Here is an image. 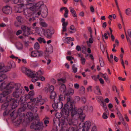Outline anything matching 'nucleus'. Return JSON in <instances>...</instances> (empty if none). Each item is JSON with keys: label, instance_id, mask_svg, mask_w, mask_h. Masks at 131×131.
<instances>
[{"label": "nucleus", "instance_id": "ea45409f", "mask_svg": "<svg viewBox=\"0 0 131 131\" xmlns=\"http://www.w3.org/2000/svg\"><path fill=\"white\" fill-rule=\"evenodd\" d=\"M38 40L40 43L43 42L45 43H46V41L43 38L40 37L38 39Z\"/></svg>", "mask_w": 131, "mask_h": 131}, {"label": "nucleus", "instance_id": "0eeeda50", "mask_svg": "<svg viewBox=\"0 0 131 131\" xmlns=\"http://www.w3.org/2000/svg\"><path fill=\"white\" fill-rule=\"evenodd\" d=\"M64 116V117L62 118L61 121L59 122V125L61 126L62 129H64L65 127H67V124L66 121H68V117H65Z\"/></svg>", "mask_w": 131, "mask_h": 131}, {"label": "nucleus", "instance_id": "4be33fe9", "mask_svg": "<svg viewBox=\"0 0 131 131\" xmlns=\"http://www.w3.org/2000/svg\"><path fill=\"white\" fill-rule=\"evenodd\" d=\"M69 8L70 11L71 13L73 16L74 17H77V15L74 9L71 7H70Z\"/></svg>", "mask_w": 131, "mask_h": 131}, {"label": "nucleus", "instance_id": "8fccbe9b", "mask_svg": "<svg viewBox=\"0 0 131 131\" xmlns=\"http://www.w3.org/2000/svg\"><path fill=\"white\" fill-rule=\"evenodd\" d=\"M72 69L74 72L76 73L77 72V68L75 67V65L74 64H73L72 66Z\"/></svg>", "mask_w": 131, "mask_h": 131}, {"label": "nucleus", "instance_id": "c03bdc74", "mask_svg": "<svg viewBox=\"0 0 131 131\" xmlns=\"http://www.w3.org/2000/svg\"><path fill=\"white\" fill-rule=\"evenodd\" d=\"M17 47L19 49H21L23 47V45L21 43H19L17 44Z\"/></svg>", "mask_w": 131, "mask_h": 131}, {"label": "nucleus", "instance_id": "f704fd0d", "mask_svg": "<svg viewBox=\"0 0 131 131\" xmlns=\"http://www.w3.org/2000/svg\"><path fill=\"white\" fill-rule=\"evenodd\" d=\"M32 72L30 70L28 69L25 73L28 76L30 77Z\"/></svg>", "mask_w": 131, "mask_h": 131}, {"label": "nucleus", "instance_id": "4468645a", "mask_svg": "<svg viewBox=\"0 0 131 131\" xmlns=\"http://www.w3.org/2000/svg\"><path fill=\"white\" fill-rule=\"evenodd\" d=\"M3 13L5 14H10L12 12V8L9 6H5L3 8Z\"/></svg>", "mask_w": 131, "mask_h": 131}, {"label": "nucleus", "instance_id": "393cba45", "mask_svg": "<svg viewBox=\"0 0 131 131\" xmlns=\"http://www.w3.org/2000/svg\"><path fill=\"white\" fill-rule=\"evenodd\" d=\"M100 75L101 77L103 78L107 82H109L108 80V77L106 74H103L101 73Z\"/></svg>", "mask_w": 131, "mask_h": 131}, {"label": "nucleus", "instance_id": "2eb2a0df", "mask_svg": "<svg viewBox=\"0 0 131 131\" xmlns=\"http://www.w3.org/2000/svg\"><path fill=\"white\" fill-rule=\"evenodd\" d=\"M10 101V102L11 103L10 104L11 108L12 109L15 108L17 107L18 105V103L14 99H12Z\"/></svg>", "mask_w": 131, "mask_h": 131}, {"label": "nucleus", "instance_id": "3c124183", "mask_svg": "<svg viewBox=\"0 0 131 131\" xmlns=\"http://www.w3.org/2000/svg\"><path fill=\"white\" fill-rule=\"evenodd\" d=\"M81 60L82 64L83 65L84 64L86 61L85 59L83 57H81Z\"/></svg>", "mask_w": 131, "mask_h": 131}, {"label": "nucleus", "instance_id": "338daca9", "mask_svg": "<svg viewBox=\"0 0 131 131\" xmlns=\"http://www.w3.org/2000/svg\"><path fill=\"white\" fill-rule=\"evenodd\" d=\"M11 65L12 68H14L16 66V64L15 62H14L12 61L10 63Z\"/></svg>", "mask_w": 131, "mask_h": 131}, {"label": "nucleus", "instance_id": "dca6fc26", "mask_svg": "<svg viewBox=\"0 0 131 131\" xmlns=\"http://www.w3.org/2000/svg\"><path fill=\"white\" fill-rule=\"evenodd\" d=\"M78 115L80 119H84L85 117V115L84 113H83L82 110L81 108L79 109L78 110Z\"/></svg>", "mask_w": 131, "mask_h": 131}, {"label": "nucleus", "instance_id": "7ed1b4c3", "mask_svg": "<svg viewBox=\"0 0 131 131\" xmlns=\"http://www.w3.org/2000/svg\"><path fill=\"white\" fill-rule=\"evenodd\" d=\"M19 87L18 86V87H17L15 88V90L13 92V95L14 97L17 98L21 97L20 100H21L22 96L24 94L25 90L23 88H19Z\"/></svg>", "mask_w": 131, "mask_h": 131}, {"label": "nucleus", "instance_id": "b1692460", "mask_svg": "<svg viewBox=\"0 0 131 131\" xmlns=\"http://www.w3.org/2000/svg\"><path fill=\"white\" fill-rule=\"evenodd\" d=\"M53 48L51 45L49 46L48 47L46 48V51L49 53H51L53 52Z\"/></svg>", "mask_w": 131, "mask_h": 131}, {"label": "nucleus", "instance_id": "f257e3e1", "mask_svg": "<svg viewBox=\"0 0 131 131\" xmlns=\"http://www.w3.org/2000/svg\"><path fill=\"white\" fill-rule=\"evenodd\" d=\"M26 8L23 10V14L26 16L30 17L33 15L35 12L37 11V7H39L41 8H43L44 10H41L43 13L42 16L43 17H46L48 13L47 8L42 1H40L37 3H28L26 4Z\"/></svg>", "mask_w": 131, "mask_h": 131}, {"label": "nucleus", "instance_id": "bf43d9fd", "mask_svg": "<svg viewBox=\"0 0 131 131\" xmlns=\"http://www.w3.org/2000/svg\"><path fill=\"white\" fill-rule=\"evenodd\" d=\"M28 94L31 97L34 95V92L33 91H31L29 92Z\"/></svg>", "mask_w": 131, "mask_h": 131}, {"label": "nucleus", "instance_id": "37998d69", "mask_svg": "<svg viewBox=\"0 0 131 131\" xmlns=\"http://www.w3.org/2000/svg\"><path fill=\"white\" fill-rule=\"evenodd\" d=\"M36 73L38 75L39 79L40 77L41 76V75L43 74L42 72L40 70L39 71L37 72H36Z\"/></svg>", "mask_w": 131, "mask_h": 131}, {"label": "nucleus", "instance_id": "72a5a7b5", "mask_svg": "<svg viewBox=\"0 0 131 131\" xmlns=\"http://www.w3.org/2000/svg\"><path fill=\"white\" fill-rule=\"evenodd\" d=\"M70 29L72 30V31H69L70 33H74L76 31L73 25H71L70 27Z\"/></svg>", "mask_w": 131, "mask_h": 131}, {"label": "nucleus", "instance_id": "2f4dec72", "mask_svg": "<svg viewBox=\"0 0 131 131\" xmlns=\"http://www.w3.org/2000/svg\"><path fill=\"white\" fill-rule=\"evenodd\" d=\"M125 14L128 16H130L131 15V10L130 8H128L125 10Z\"/></svg>", "mask_w": 131, "mask_h": 131}, {"label": "nucleus", "instance_id": "a211bd4d", "mask_svg": "<svg viewBox=\"0 0 131 131\" xmlns=\"http://www.w3.org/2000/svg\"><path fill=\"white\" fill-rule=\"evenodd\" d=\"M11 92V91L10 90H7L4 91L2 93L0 94V101H1L2 98L3 97H5L6 95L10 93Z\"/></svg>", "mask_w": 131, "mask_h": 131}, {"label": "nucleus", "instance_id": "a878e982", "mask_svg": "<svg viewBox=\"0 0 131 131\" xmlns=\"http://www.w3.org/2000/svg\"><path fill=\"white\" fill-rule=\"evenodd\" d=\"M56 93L55 92H51L50 94V98L51 99H53L54 102H55V98Z\"/></svg>", "mask_w": 131, "mask_h": 131}, {"label": "nucleus", "instance_id": "6e6d98bb", "mask_svg": "<svg viewBox=\"0 0 131 131\" xmlns=\"http://www.w3.org/2000/svg\"><path fill=\"white\" fill-rule=\"evenodd\" d=\"M97 99L98 102L99 103L103 101V98L101 96H98L97 97Z\"/></svg>", "mask_w": 131, "mask_h": 131}, {"label": "nucleus", "instance_id": "473e14b6", "mask_svg": "<svg viewBox=\"0 0 131 131\" xmlns=\"http://www.w3.org/2000/svg\"><path fill=\"white\" fill-rule=\"evenodd\" d=\"M60 89L62 92H65L66 90V86L64 84L61 85Z\"/></svg>", "mask_w": 131, "mask_h": 131}, {"label": "nucleus", "instance_id": "603ef678", "mask_svg": "<svg viewBox=\"0 0 131 131\" xmlns=\"http://www.w3.org/2000/svg\"><path fill=\"white\" fill-rule=\"evenodd\" d=\"M54 86L52 85H51L50 86L49 88V91L51 92H53V91L54 90Z\"/></svg>", "mask_w": 131, "mask_h": 131}, {"label": "nucleus", "instance_id": "412c9836", "mask_svg": "<svg viewBox=\"0 0 131 131\" xmlns=\"http://www.w3.org/2000/svg\"><path fill=\"white\" fill-rule=\"evenodd\" d=\"M0 82H1L7 78L6 74L4 73H0Z\"/></svg>", "mask_w": 131, "mask_h": 131}, {"label": "nucleus", "instance_id": "9b49d317", "mask_svg": "<svg viewBox=\"0 0 131 131\" xmlns=\"http://www.w3.org/2000/svg\"><path fill=\"white\" fill-rule=\"evenodd\" d=\"M91 123L89 121H87L83 123L82 127V131H88L91 126Z\"/></svg>", "mask_w": 131, "mask_h": 131}, {"label": "nucleus", "instance_id": "aec40b11", "mask_svg": "<svg viewBox=\"0 0 131 131\" xmlns=\"http://www.w3.org/2000/svg\"><path fill=\"white\" fill-rule=\"evenodd\" d=\"M39 24L41 26L44 28L47 27L48 26V24L45 22L43 19H40Z\"/></svg>", "mask_w": 131, "mask_h": 131}, {"label": "nucleus", "instance_id": "13d9d810", "mask_svg": "<svg viewBox=\"0 0 131 131\" xmlns=\"http://www.w3.org/2000/svg\"><path fill=\"white\" fill-rule=\"evenodd\" d=\"M88 30L89 31L90 36L92 37V31L91 28L90 27H88L87 28Z\"/></svg>", "mask_w": 131, "mask_h": 131}, {"label": "nucleus", "instance_id": "5701e85b", "mask_svg": "<svg viewBox=\"0 0 131 131\" xmlns=\"http://www.w3.org/2000/svg\"><path fill=\"white\" fill-rule=\"evenodd\" d=\"M26 116L29 120L31 121L34 118L33 114L30 112H28L27 113Z\"/></svg>", "mask_w": 131, "mask_h": 131}, {"label": "nucleus", "instance_id": "423d86ee", "mask_svg": "<svg viewBox=\"0 0 131 131\" xmlns=\"http://www.w3.org/2000/svg\"><path fill=\"white\" fill-rule=\"evenodd\" d=\"M10 69L9 66H5L4 63H0V73H5L9 71Z\"/></svg>", "mask_w": 131, "mask_h": 131}, {"label": "nucleus", "instance_id": "58836bf2", "mask_svg": "<svg viewBox=\"0 0 131 131\" xmlns=\"http://www.w3.org/2000/svg\"><path fill=\"white\" fill-rule=\"evenodd\" d=\"M22 122V119H18L17 122L15 123V125L17 126L19 125Z\"/></svg>", "mask_w": 131, "mask_h": 131}, {"label": "nucleus", "instance_id": "c756f323", "mask_svg": "<svg viewBox=\"0 0 131 131\" xmlns=\"http://www.w3.org/2000/svg\"><path fill=\"white\" fill-rule=\"evenodd\" d=\"M16 19L19 22L21 23H23L24 19L21 16H19L17 17Z\"/></svg>", "mask_w": 131, "mask_h": 131}, {"label": "nucleus", "instance_id": "f3484780", "mask_svg": "<svg viewBox=\"0 0 131 131\" xmlns=\"http://www.w3.org/2000/svg\"><path fill=\"white\" fill-rule=\"evenodd\" d=\"M30 77L32 78V81L34 82L39 79L38 75L35 72H32Z\"/></svg>", "mask_w": 131, "mask_h": 131}, {"label": "nucleus", "instance_id": "6ab92c4d", "mask_svg": "<svg viewBox=\"0 0 131 131\" xmlns=\"http://www.w3.org/2000/svg\"><path fill=\"white\" fill-rule=\"evenodd\" d=\"M23 7V5H20L18 8H15L16 12L17 13H20L23 11V12L24 10Z\"/></svg>", "mask_w": 131, "mask_h": 131}, {"label": "nucleus", "instance_id": "49530a36", "mask_svg": "<svg viewBox=\"0 0 131 131\" xmlns=\"http://www.w3.org/2000/svg\"><path fill=\"white\" fill-rule=\"evenodd\" d=\"M21 0H11L14 3L17 4L20 2V3H23V2H20Z\"/></svg>", "mask_w": 131, "mask_h": 131}, {"label": "nucleus", "instance_id": "69168bd1", "mask_svg": "<svg viewBox=\"0 0 131 131\" xmlns=\"http://www.w3.org/2000/svg\"><path fill=\"white\" fill-rule=\"evenodd\" d=\"M102 117L104 119H106L108 118V116L106 113H104L102 115Z\"/></svg>", "mask_w": 131, "mask_h": 131}, {"label": "nucleus", "instance_id": "0e129e2a", "mask_svg": "<svg viewBox=\"0 0 131 131\" xmlns=\"http://www.w3.org/2000/svg\"><path fill=\"white\" fill-rule=\"evenodd\" d=\"M61 116V114L59 113H57L56 114V117L58 118H60Z\"/></svg>", "mask_w": 131, "mask_h": 131}, {"label": "nucleus", "instance_id": "5fc2aeb1", "mask_svg": "<svg viewBox=\"0 0 131 131\" xmlns=\"http://www.w3.org/2000/svg\"><path fill=\"white\" fill-rule=\"evenodd\" d=\"M65 40L68 43V41H72V38L70 37H67L65 39Z\"/></svg>", "mask_w": 131, "mask_h": 131}, {"label": "nucleus", "instance_id": "1a4fd4ad", "mask_svg": "<svg viewBox=\"0 0 131 131\" xmlns=\"http://www.w3.org/2000/svg\"><path fill=\"white\" fill-rule=\"evenodd\" d=\"M43 52L40 50L34 51H32L30 54V56L33 57H38L43 56Z\"/></svg>", "mask_w": 131, "mask_h": 131}, {"label": "nucleus", "instance_id": "e433bc0d", "mask_svg": "<svg viewBox=\"0 0 131 131\" xmlns=\"http://www.w3.org/2000/svg\"><path fill=\"white\" fill-rule=\"evenodd\" d=\"M100 104L104 108L105 110H107L106 104L104 103L103 101L101 102V103H100Z\"/></svg>", "mask_w": 131, "mask_h": 131}, {"label": "nucleus", "instance_id": "20e7f679", "mask_svg": "<svg viewBox=\"0 0 131 131\" xmlns=\"http://www.w3.org/2000/svg\"><path fill=\"white\" fill-rule=\"evenodd\" d=\"M30 127L31 129L39 130H41L44 127L43 123L41 122L37 123L36 122H34L31 123Z\"/></svg>", "mask_w": 131, "mask_h": 131}, {"label": "nucleus", "instance_id": "09e8293b", "mask_svg": "<svg viewBox=\"0 0 131 131\" xmlns=\"http://www.w3.org/2000/svg\"><path fill=\"white\" fill-rule=\"evenodd\" d=\"M64 99L63 96L60 94L59 98V101L61 102Z\"/></svg>", "mask_w": 131, "mask_h": 131}, {"label": "nucleus", "instance_id": "39448f33", "mask_svg": "<svg viewBox=\"0 0 131 131\" xmlns=\"http://www.w3.org/2000/svg\"><path fill=\"white\" fill-rule=\"evenodd\" d=\"M32 102L35 104L36 106H41L43 105L45 102V100L42 99V96L39 95L38 97L32 100Z\"/></svg>", "mask_w": 131, "mask_h": 131}, {"label": "nucleus", "instance_id": "680f3d73", "mask_svg": "<svg viewBox=\"0 0 131 131\" xmlns=\"http://www.w3.org/2000/svg\"><path fill=\"white\" fill-rule=\"evenodd\" d=\"M26 107H23L19 108L18 110V111L19 112L24 111L26 109Z\"/></svg>", "mask_w": 131, "mask_h": 131}, {"label": "nucleus", "instance_id": "4c0bfd02", "mask_svg": "<svg viewBox=\"0 0 131 131\" xmlns=\"http://www.w3.org/2000/svg\"><path fill=\"white\" fill-rule=\"evenodd\" d=\"M34 47L35 49H38L40 47L39 45V43L37 42H36L34 45Z\"/></svg>", "mask_w": 131, "mask_h": 131}, {"label": "nucleus", "instance_id": "de8ad7c7", "mask_svg": "<svg viewBox=\"0 0 131 131\" xmlns=\"http://www.w3.org/2000/svg\"><path fill=\"white\" fill-rule=\"evenodd\" d=\"M9 102H7L4 103L2 106V108L5 107V109L9 105Z\"/></svg>", "mask_w": 131, "mask_h": 131}, {"label": "nucleus", "instance_id": "c85d7f7f", "mask_svg": "<svg viewBox=\"0 0 131 131\" xmlns=\"http://www.w3.org/2000/svg\"><path fill=\"white\" fill-rule=\"evenodd\" d=\"M47 32V37L48 38H51L52 35L53 34L51 33V30L49 29H48L46 31Z\"/></svg>", "mask_w": 131, "mask_h": 131}, {"label": "nucleus", "instance_id": "4d7b16f0", "mask_svg": "<svg viewBox=\"0 0 131 131\" xmlns=\"http://www.w3.org/2000/svg\"><path fill=\"white\" fill-rule=\"evenodd\" d=\"M81 101L83 103H85L86 101V98L84 97H82L81 99Z\"/></svg>", "mask_w": 131, "mask_h": 131}, {"label": "nucleus", "instance_id": "f8f14e48", "mask_svg": "<svg viewBox=\"0 0 131 131\" xmlns=\"http://www.w3.org/2000/svg\"><path fill=\"white\" fill-rule=\"evenodd\" d=\"M65 19L64 18H62L61 19V21L62 23V30L61 34L63 35L64 32L67 31V27L68 25V22H65Z\"/></svg>", "mask_w": 131, "mask_h": 131}, {"label": "nucleus", "instance_id": "052dcab7", "mask_svg": "<svg viewBox=\"0 0 131 131\" xmlns=\"http://www.w3.org/2000/svg\"><path fill=\"white\" fill-rule=\"evenodd\" d=\"M28 69L26 67H23L21 68V71L24 73H25Z\"/></svg>", "mask_w": 131, "mask_h": 131}, {"label": "nucleus", "instance_id": "cd10ccee", "mask_svg": "<svg viewBox=\"0 0 131 131\" xmlns=\"http://www.w3.org/2000/svg\"><path fill=\"white\" fill-rule=\"evenodd\" d=\"M58 83L59 84H62L66 82V79L65 78H61L58 79Z\"/></svg>", "mask_w": 131, "mask_h": 131}, {"label": "nucleus", "instance_id": "e2e57ef3", "mask_svg": "<svg viewBox=\"0 0 131 131\" xmlns=\"http://www.w3.org/2000/svg\"><path fill=\"white\" fill-rule=\"evenodd\" d=\"M91 38H90L89 40L88 41H88V42L90 43H92L93 42V39L92 38V37L90 36Z\"/></svg>", "mask_w": 131, "mask_h": 131}, {"label": "nucleus", "instance_id": "a19ab883", "mask_svg": "<svg viewBox=\"0 0 131 131\" xmlns=\"http://www.w3.org/2000/svg\"><path fill=\"white\" fill-rule=\"evenodd\" d=\"M95 89L97 90V92L96 93L98 95H101L100 90L99 86H97L95 87Z\"/></svg>", "mask_w": 131, "mask_h": 131}, {"label": "nucleus", "instance_id": "774afa93", "mask_svg": "<svg viewBox=\"0 0 131 131\" xmlns=\"http://www.w3.org/2000/svg\"><path fill=\"white\" fill-rule=\"evenodd\" d=\"M66 58L69 61H70L74 59V58L71 56H67L66 57Z\"/></svg>", "mask_w": 131, "mask_h": 131}, {"label": "nucleus", "instance_id": "7c9ffc66", "mask_svg": "<svg viewBox=\"0 0 131 131\" xmlns=\"http://www.w3.org/2000/svg\"><path fill=\"white\" fill-rule=\"evenodd\" d=\"M37 7V8H38L37 10H38V9H40V11L38 12L37 13V15H40L41 14V12L42 13H41V14L42 16H42V14L43 13H42V12L41 10H44V9L43 8H42V7H41V8H40L39 7Z\"/></svg>", "mask_w": 131, "mask_h": 131}, {"label": "nucleus", "instance_id": "a18cd8bd", "mask_svg": "<svg viewBox=\"0 0 131 131\" xmlns=\"http://www.w3.org/2000/svg\"><path fill=\"white\" fill-rule=\"evenodd\" d=\"M25 98L26 100L28 99H30L31 101H32V100L31 98V97L28 94H26L25 95Z\"/></svg>", "mask_w": 131, "mask_h": 131}, {"label": "nucleus", "instance_id": "bb28decb", "mask_svg": "<svg viewBox=\"0 0 131 131\" xmlns=\"http://www.w3.org/2000/svg\"><path fill=\"white\" fill-rule=\"evenodd\" d=\"M74 93V90L72 88H70L68 90V93H66L65 95H66L68 96L69 94L73 95Z\"/></svg>", "mask_w": 131, "mask_h": 131}, {"label": "nucleus", "instance_id": "9d476101", "mask_svg": "<svg viewBox=\"0 0 131 131\" xmlns=\"http://www.w3.org/2000/svg\"><path fill=\"white\" fill-rule=\"evenodd\" d=\"M54 103L52 104V107L55 111H57L58 109L62 108L63 106V104L62 102L59 101L57 103Z\"/></svg>", "mask_w": 131, "mask_h": 131}, {"label": "nucleus", "instance_id": "6e6552de", "mask_svg": "<svg viewBox=\"0 0 131 131\" xmlns=\"http://www.w3.org/2000/svg\"><path fill=\"white\" fill-rule=\"evenodd\" d=\"M21 28L23 32L24 36H27L30 34V31L31 30L30 28L26 26L23 25L21 26Z\"/></svg>", "mask_w": 131, "mask_h": 131}, {"label": "nucleus", "instance_id": "864d4df0", "mask_svg": "<svg viewBox=\"0 0 131 131\" xmlns=\"http://www.w3.org/2000/svg\"><path fill=\"white\" fill-rule=\"evenodd\" d=\"M65 13L64 14V16L65 18H67L68 17V14L69 11L68 10H65Z\"/></svg>", "mask_w": 131, "mask_h": 131}, {"label": "nucleus", "instance_id": "c9c22d12", "mask_svg": "<svg viewBox=\"0 0 131 131\" xmlns=\"http://www.w3.org/2000/svg\"><path fill=\"white\" fill-rule=\"evenodd\" d=\"M100 65L101 67H103L104 65V64L102 57H100L99 59Z\"/></svg>", "mask_w": 131, "mask_h": 131}, {"label": "nucleus", "instance_id": "79ce46f5", "mask_svg": "<svg viewBox=\"0 0 131 131\" xmlns=\"http://www.w3.org/2000/svg\"><path fill=\"white\" fill-rule=\"evenodd\" d=\"M108 59L109 61L111 63H112L113 62V55L112 54H111L110 55V58L108 56H107Z\"/></svg>", "mask_w": 131, "mask_h": 131}, {"label": "nucleus", "instance_id": "f03ea898", "mask_svg": "<svg viewBox=\"0 0 131 131\" xmlns=\"http://www.w3.org/2000/svg\"><path fill=\"white\" fill-rule=\"evenodd\" d=\"M67 104H65L62 110V112L63 115L65 117H68L69 116V111L71 112V115L74 116L78 115V110L76 109L74 104L73 101L71 100L70 96H69L67 99Z\"/></svg>", "mask_w": 131, "mask_h": 131}, {"label": "nucleus", "instance_id": "ddd939ff", "mask_svg": "<svg viewBox=\"0 0 131 131\" xmlns=\"http://www.w3.org/2000/svg\"><path fill=\"white\" fill-rule=\"evenodd\" d=\"M20 86V85L18 84H15L13 83H10L7 85L5 87V89L7 90H10L15 88L17 87Z\"/></svg>", "mask_w": 131, "mask_h": 131}]
</instances>
